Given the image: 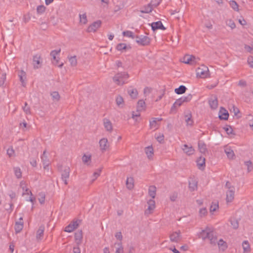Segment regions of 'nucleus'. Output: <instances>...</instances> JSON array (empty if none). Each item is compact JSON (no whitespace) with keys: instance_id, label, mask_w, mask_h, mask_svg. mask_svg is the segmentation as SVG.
Listing matches in <instances>:
<instances>
[{"instance_id":"2","label":"nucleus","mask_w":253,"mask_h":253,"mask_svg":"<svg viewBox=\"0 0 253 253\" xmlns=\"http://www.w3.org/2000/svg\"><path fill=\"white\" fill-rule=\"evenodd\" d=\"M197 76L201 78H205L209 75V70L205 65H202L196 70Z\"/></svg>"},{"instance_id":"31","label":"nucleus","mask_w":253,"mask_h":253,"mask_svg":"<svg viewBox=\"0 0 253 253\" xmlns=\"http://www.w3.org/2000/svg\"><path fill=\"white\" fill-rule=\"evenodd\" d=\"M210 107L212 109H215L218 106V101L216 98L213 99H211L209 101Z\"/></svg>"},{"instance_id":"14","label":"nucleus","mask_w":253,"mask_h":253,"mask_svg":"<svg viewBox=\"0 0 253 253\" xmlns=\"http://www.w3.org/2000/svg\"><path fill=\"white\" fill-rule=\"evenodd\" d=\"M46 151L44 150L43 152V154L41 156V158L42 161V164L43 165L44 169H48V167L49 163V160L48 159L47 156L46 155Z\"/></svg>"},{"instance_id":"17","label":"nucleus","mask_w":253,"mask_h":253,"mask_svg":"<svg viewBox=\"0 0 253 253\" xmlns=\"http://www.w3.org/2000/svg\"><path fill=\"white\" fill-rule=\"evenodd\" d=\"M99 145L102 151H106L109 147L108 139L105 138H102L99 141Z\"/></svg>"},{"instance_id":"43","label":"nucleus","mask_w":253,"mask_h":253,"mask_svg":"<svg viewBox=\"0 0 253 253\" xmlns=\"http://www.w3.org/2000/svg\"><path fill=\"white\" fill-rule=\"evenodd\" d=\"M48 20L53 26L56 25L58 22V19L54 15H51Z\"/></svg>"},{"instance_id":"45","label":"nucleus","mask_w":253,"mask_h":253,"mask_svg":"<svg viewBox=\"0 0 253 253\" xmlns=\"http://www.w3.org/2000/svg\"><path fill=\"white\" fill-rule=\"evenodd\" d=\"M79 16L80 22L82 24H85L87 22L86 14H80Z\"/></svg>"},{"instance_id":"41","label":"nucleus","mask_w":253,"mask_h":253,"mask_svg":"<svg viewBox=\"0 0 253 253\" xmlns=\"http://www.w3.org/2000/svg\"><path fill=\"white\" fill-rule=\"evenodd\" d=\"M24 225L23 223H15L14 228L16 233L20 232L23 228Z\"/></svg>"},{"instance_id":"15","label":"nucleus","mask_w":253,"mask_h":253,"mask_svg":"<svg viewBox=\"0 0 253 253\" xmlns=\"http://www.w3.org/2000/svg\"><path fill=\"white\" fill-rule=\"evenodd\" d=\"M198 181L195 178H190L189 180V188L191 191H194L197 189Z\"/></svg>"},{"instance_id":"10","label":"nucleus","mask_w":253,"mask_h":253,"mask_svg":"<svg viewBox=\"0 0 253 253\" xmlns=\"http://www.w3.org/2000/svg\"><path fill=\"white\" fill-rule=\"evenodd\" d=\"M162 120V118H152V119L150 121V128L151 129H154V130L158 129L159 127V124L158 123V122L161 121Z\"/></svg>"},{"instance_id":"22","label":"nucleus","mask_w":253,"mask_h":253,"mask_svg":"<svg viewBox=\"0 0 253 253\" xmlns=\"http://www.w3.org/2000/svg\"><path fill=\"white\" fill-rule=\"evenodd\" d=\"M44 231V226L41 225L37 231L36 238L38 240H41L43 236Z\"/></svg>"},{"instance_id":"54","label":"nucleus","mask_w":253,"mask_h":253,"mask_svg":"<svg viewBox=\"0 0 253 253\" xmlns=\"http://www.w3.org/2000/svg\"><path fill=\"white\" fill-rule=\"evenodd\" d=\"M23 110L26 114H31L30 108L28 106V104L26 102L24 103V106L23 107Z\"/></svg>"},{"instance_id":"33","label":"nucleus","mask_w":253,"mask_h":253,"mask_svg":"<svg viewBox=\"0 0 253 253\" xmlns=\"http://www.w3.org/2000/svg\"><path fill=\"white\" fill-rule=\"evenodd\" d=\"M128 93L132 98H136L138 95L137 90L135 88H130L128 89Z\"/></svg>"},{"instance_id":"1","label":"nucleus","mask_w":253,"mask_h":253,"mask_svg":"<svg viewBox=\"0 0 253 253\" xmlns=\"http://www.w3.org/2000/svg\"><path fill=\"white\" fill-rule=\"evenodd\" d=\"M128 74L125 72H121L117 74L113 77V81L118 85H123L127 82V80L128 78Z\"/></svg>"},{"instance_id":"19","label":"nucleus","mask_w":253,"mask_h":253,"mask_svg":"<svg viewBox=\"0 0 253 253\" xmlns=\"http://www.w3.org/2000/svg\"><path fill=\"white\" fill-rule=\"evenodd\" d=\"M33 65L35 69H38L40 67L41 56L39 55H36L33 56Z\"/></svg>"},{"instance_id":"40","label":"nucleus","mask_w":253,"mask_h":253,"mask_svg":"<svg viewBox=\"0 0 253 253\" xmlns=\"http://www.w3.org/2000/svg\"><path fill=\"white\" fill-rule=\"evenodd\" d=\"M115 245L118 246V248L116 249L115 253H123L124 248L121 242L119 243H116Z\"/></svg>"},{"instance_id":"27","label":"nucleus","mask_w":253,"mask_h":253,"mask_svg":"<svg viewBox=\"0 0 253 253\" xmlns=\"http://www.w3.org/2000/svg\"><path fill=\"white\" fill-rule=\"evenodd\" d=\"M216 243H217L219 248L223 251H225L227 248L226 243L222 239H220L218 242L217 241Z\"/></svg>"},{"instance_id":"6","label":"nucleus","mask_w":253,"mask_h":253,"mask_svg":"<svg viewBox=\"0 0 253 253\" xmlns=\"http://www.w3.org/2000/svg\"><path fill=\"white\" fill-rule=\"evenodd\" d=\"M101 21L97 20L92 23L87 28L88 32H95L101 26Z\"/></svg>"},{"instance_id":"32","label":"nucleus","mask_w":253,"mask_h":253,"mask_svg":"<svg viewBox=\"0 0 253 253\" xmlns=\"http://www.w3.org/2000/svg\"><path fill=\"white\" fill-rule=\"evenodd\" d=\"M145 108V103L143 100H140L137 102V109L138 111L144 110Z\"/></svg>"},{"instance_id":"9","label":"nucleus","mask_w":253,"mask_h":253,"mask_svg":"<svg viewBox=\"0 0 253 253\" xmlns=\"http://www.w3.org/2000/svg\"><path fill=\"white\" fill-rule=\"evenodd\" d=\"M70 171V168L69 167H66L61 173V178L65 185L68 184L67 181L69 177Z\"/></svg>"},{"instance_id":"3","label":"nucleus","mask_w":253,"mask_h":253,"mask_svg":"<svg viewBox=\"0 0 253 253\" xmlns=\"http://www.w3.org/2000/svg\"><path fill=\"white\" fill-rule=\"evenodd\" d=\"M150 39L147 36L144 35L136 36V42L140 45L146 46L148 45L150 43Z\"/></svg>"},{"instance_id":"61","label":"nucleus","mask_w":253,"mask_h":253,"mask_svg":"<svg viewBox=\"0 0 253 253\" xmlns=\"http://www.w3.org/2000/svg\"><path fill=\"white\" fill-rule=\"evenodd\" d=\"M248 63L251 68H253V56H250L248 57Z\"/></svg>"},{"instance_id":"47","label":"nucleus","mask_w":253,"mask_h":253,"mask_svg":"<svg viewBox=\"0 0 253 253\" xmlns=\"http://www.w3.org/2000/svg\"><path fill=\"white\" fill-rule=\"evenodd\" d=\"M14 171L15 175L17 178H20L22 177V172L19 168H14Z\"/></svg>"},{"instance_id":"57","label":"nucleus","mask_w":253,"mask_h":253,"mask_svg":"<svg viewBox=\"0 0 253 253\" xmlns=\"http://www.w3.org/2000/svg\"><path fill=\"white\" fill-rule=\"evenodd\" d=\"M229 117V114L227 112L223 113L221 115L219 116V118L220 120H226L228 119Z\"/></svg>"},{"instance_id":"63","label":"nucleus","mask_w":253,"mask_h":253,"mask_svg":"<svg viewBox=\"0 0 253 253\" xmlns=\"http://www.w3.org/2000/svg\"><path fill=\"white\" fill-rule=\"evenodd\" d=\"M14 153V151L13 148H8L7 150V154L10 157L13 155Z\"/></svg>"},{"instance_id":"52","label":"nucleus","mask_w":253,"mask_h":253,"mask_svg":"<svg viewBox=\"0 0 253 253\" xmlns=\"http://www.w3.org/2000/svg\"><path fill=\"white\" fill-rule=\"evenodd\" d=\"M82 160L84 164H87L91 161V156L84 154L82 157Z\"/></svg>"},{"instance_id":"36","label":"nucleus","mask_w":253,"mask_h":253,"mask_svg":"<svg viewBox=\"0 0 253 253\" xmlns=\"http://www.w3.org/2000/svg\"><path fill=\"white\" fill-rule=\"evenodd\" d=\"M145 153L149 159L153 155V149L152 146H148L145 148Z\"/></svg>"},{"instance_id":"23","label":"nucleus","mask_w":253,"mask_h":253,"mask_svg":"<svg viewBox=\"0 0 253 253\" xmlns=\"http://www.w3.org/2000/svg\"><path fill=\"white\" fill-rule=\"evenodd\" d=\"M224 152L229 159H233L234 158V152L230 147H225L224 149Z\"/></svg>"},{"instance_id":"48","label":"nucleus","mask_w":253,"mask_h":253,"mask_svg":"<svg viewBox=\"0 0 253 253\" xmlns=\"http://www.w3.org/2000/svg\"><path fill=\"white\" fill-rule=\"evenodd\" d=\"M70 64L72 66H76L77 64V60L76 56L70 57L69 58Z\"/></svg>"},{"instance_id":"46","label":"nucleus","mask_w":253,"mask_h":253,"mask_svg":"<svg viewBox=\"0 0 253 253\" xmlns=\"http://www.w3.org/2000/svg\"><path fill=\"white\" fill-rule=\"evenodd\" d=\"M191 117H192V115L191 114L186 115L185 116V122H186L187 124L188 125H192V124L193 123V121L191 119Z\"/></svg>"},{"instance_id":"64","label":"nucleus","mask_w":253,"mask_h":253,"mask_svg":"<svg viewBox=\"0 0 253 253\" xmlns=\"http://www.w3.org/2000/svg\"><path fill=\"white\" fill-rule=\"evenodd\" d=\"M101 170H99L98 171H95L93 173L92 181H94L99 175Z\"/></svg>"},{"instance_id":"42","label":"nucleus","mask_w":253,"mask_h":253,"mask_svg":"<svg viewBox=\"0 0 253 253\" xmlns=\"http://www.w3.org/2000/svg\"><path fill=\"white\" fill-rule=\"evenodd\" d=\"M123 34L124 36L131 38L133 39L136 38V36L134 35L133 33L130 31H124L123 32Z\"/></svg>"},{"instance_id":"7","label":"nucleus","mask_w":253,"mask_h":253,"mask_svg":"<svg viewBox=\"0 0 253 253\" xmlns=\"http://www.w3.org/2000/svg\"><path fill=\"white\" fill-rule=\"evenodd\" d=\"M170 240L172 242L177 243L181 240V232L180 231L172 233L169 235Z\"/></svg>"},{"instance_id":"51","label":"nucleus","mask_w":253,"mask_h":253,"mask_svg":"<svg viewBox=\"0 0 253 253\" xmlns=\"http://www.w3.org/2000/svg\"><path fill=\"white\" fill-rule=\"evenodd\" d=\"M218 208V203L216 202H212L211 207H210V211L213 212L216 211V210Z\"/></svg>"},{"instance_id":"59","label":"nucleus","mask_w":253,"mask_h":253,"mask_svg":"<svg viewBox=\"0 0 253 253\" xmlns=\"http://www.w3.org/2000/svg\"><path fill=\"white\" fill-rule=\"evenodd\" d=\"M207 213V210L206 208L201 209L199 211V214L201 217L205 216Z\"/></svg>"},{"instance_id":"24","label":"nucleus","mask_w":253,"mask_h":253,"mask_svg":"<svg viewBox=\"0 0 253 253\" xmlns=\"http://www.w3.org/2000/svg\"><path fill=\"white\" fill-rule=\"evenodd\" d=\"M153 10L152 4L149 3L147 5L144 6V7L140 10L142 13H149L151 12Z\"/></svg>"},{"instance_id":"56","label":"nucleus","mask_w":253,"mask_h":253,"mask_svg":"<svg viewBox=\"0 0 253 253\" xmlns=\"http://www.w3.org/2000/svg\"><path fill=\"white\" fill-rule=\"evenodd\" d=\"M116 102L118 106H120L124 103V99L121 96H118L116 98Z\"/></svg>"},{"instance_id":"50","label":"nucleus","mask_w":253,"mask_h":253,"mask_svg":"<svg viewBox=\"0 0 253 253\" xmlns=\"http://www.w3.org/2000/svg\"><path fill=\"white\" fill-rule=\"evenodd\" d=\"M51 96H52L53 100H55L56 101L59 100L60 98L58 92L57 91H53L52 93H51Z\"/></svg>"},{"instance_id":"30","label":"nucleus","mask_w":253,"mask_h":253,"mask_svg":"<svg viewBox=\"0 0 253 253\" xmlns=\"http://www.w3.org/2000/svg\"><path fill=\"white\" fill-rule=\"evenodd\" d=\"M25 194H28V195L30 194V195H31L30 197H29V198L28 199H27V201H30L31 202H32L33 203V204H34V202L36 200V198H35V197H33V194H32L31 191L29 190V189L27 188L25 190V192L23 193V195H25Z\"/></svg>"},{"instance_id":"16","label":"nucleus","mask_w":253,"mask_h":253,"mask_svg":"<svg viewBox=\"0 0 253 253\" xmlns=\"http://www.w3.org/2000/svg\"><path fill=\"white\" fill-rule=\"evenodd\" d=\"M195 59L194 56L186 55L183 57L182 62L185 64L193 65L195 63Z\"/></svg>"},{"instance_id":"55","label":"nucleus","mask_w":253,"mask_h":253,"mask_svg":"<svg viewBox=\"0 0 253 253\" xmlns=\"http://www.w3.org/2000/svg\"><path fill=\"white\" fill-rule=\"evenodd\" d=\"M40 198H39V202L41 204H43L45 201V194L44 193L41 192L39 193Z\"/></svg>"},{"instance_id":"28","label":"nucleus","mask_w":253,"mask_h":253,"mask_svg":"<svg viewBox=\"0 0 253 253\" xmlns=\"http://www.w3.org/2000/svg\"><path fill=\"white\" fill-rule=\"evenodd\" d=\"M156 187L155 186H150L149 188L148 193L152 199H154L156 196Z\"/></svg>"},{"instance_id":"8","label":"nucleus","mask_w":253,"mask_h":253,"mask_svg":"<svg viewBox=\"0 0 253 253\" xmlns=\"http://www.w3.org/2000/svg\"><path fill=\"white\" fill-rule=\"evenodd\" d=\"M192 96L191 94L187 96H182L175 101V104H178V106H180L183 103L189 102L192 99Z\"/></svg>"},{"instance_id":"53","label":"nucleus","mask_w":253,"mask_h":253,"mask_svg":"<svg viewBox=\"0 0 253 253\" xmlns=\"http://www.w3.org/2000/svg\"><path fill=\"white\" fill-rule=\"evenodd\" d=\"M126 48V45L124 43H119L116 47V49L119 51H122Z\"/></svg>"},{"instance_id":"60","label":"nucleus","mask_w":253,"mask_h":253,"mask_svg":"<svg viewBox=\"0 0 253 253\" xmlns=\"http://www.w3.org/2000/svg\"><path fill=\"white\" fill-rule=\"evenodd\" d=\"M227 25H228L232 29H233L236 27L235 23L231 20H229L227 21Z\"/></svg>"},{"instance_id":"11","label":"nucleus","mask_w":253,"mask_h":253,"mask_svg":"<svg viewBox=\"0 0 253 253\" xmlns=\"http://www.w3.org/2000/svg\"><path fill=\"white\" fill-rule=\"evenodd\" d=\"M103 126L106 131L111 132L113 130V126L111 122L107 118L103 120Z\"/></svg>"},{"instance_id":"20","label":"nucleus","mask_w":253,"mask_h":253,"mask_svg":"<svg viewBox=\"0 0 253 253\" xmlns=\"http://www.w3.org/2000/svg\"><path fill=\"white\" fill-rule=\"evenodd\" d=\"M183 151L188 155L193 154L194 149L191 146H189L187 144L183 145L182 148Z\"/></svg>"},{"instance_id":"37","label":"nucleus","mask_w":253,"mask_h":253,"mask_svg":"<svg viewBox=\"0 0 253 253\" xmlns=\"http://www.w3.org/2000/svg\"><path fill=\"white\" fill-rule=\"evenodd\" d=\"M126 185L128 189H131L133 187V179L132 177L127 178L126 181Z\"/></svg>"},{"instance_id":"35","label":"nucleus","mask_w":253,"mask_h":253,"mask_svg":"<svg viewBox=\"0 0 253 253\" xmlns=\"http://www.w3.org/2000/svg\"><path fill=\"white\" fill-rule=\"evenodd\" d=\"M197 166L199 169L202 167L205 166V158L203 157H200L197 161Z\"/></svg>"},{"instance_id":"44","label":"nucleus","mask_w":253,"mask_h":253,"mask_svg":"<svg viewBox=\"0 0 253 253\" xmlns=\"http://www.w3.org/2000/svg\"><path fill=\"white\" fill-rule=\"evenodd\" d=\"M46 7L43 5H39L37 7V12L38 14H43L45 10Z\"/></svg>"},{"instance_id":"13","label":"nucleus","mask_w":253,"mask_h":253,"mask_svg":"<svg viewBox=\"0 0 253 253\" xmlns=\"http://www.w3.org/2000/svg\"><path fill=\"white\" fill-rule=\"evenodd\" d=\"M152 29L155 31L158 29L165 30L166 28L164 26L161 21H159L156 22H153L151 24Z\"/></svg>"},{"instance_id":"12","label":"nucleus","mask_w":253,"mask_h":253,"mask_svg":"<svg viewBox=\"0 0 253 253\" xmlns=\"http://www.w3.org/2000/svg\"><path fill=\"white\" fill-rule=\"evenodd\" d=\"M147 204L148 205V207L147 209L145 211V213L146 214L151 213L152 211H153L155 208V202L153 199L149 200L147 202Z\"/></svg>"},{"instance_id":"62","label":"nucleus","mask_w":253,"mask_h":253,"mask_svg":"<svg viewBox=\"0 0 253 253\" xmlns=\"http://www.w3.org/2000/svg\"><path fill=\"white\" fill-rule=\"evenodd\" d=\"M115 237L121 242L123 239V236L121 232H117L115 235Z\"/></svg>"},{"instance_id":"58","label":"nucleus","mask_w":253,"mask_h":253,"mask_svg":"<svg viewBox=\"0 0 253 253\" xmlns=\"http://www.w3.org/2000/svg\"><path fill=\"white\" fill-rule=\"evenodd\" d=\"M224 130L228 134H232L233 132V128L230 126H227L224 128Z\"/></svg>"},{"instance_id":"29","label":"nucleus","mask_w":253,"mask_h":253,"mask_svg":"<svg viewBox=\"0 0 253 253\" xmlns=\"http://www.w3.org/2000/svg\"><path fill=\"white\" fill-rule=\"evenodd\" d=\"M186 89V86L181 85L178 88H175L174 91L177 94H181L185 93Z\"/></svg>"},{"instance_id":"49","label":"nucleus","mask_w":253,"mask_h":253,"mask_svg":"<svg viewBox=\"0 0 253 253\" xmlns=\"http://www.w3.org/2000/svg\"><path fill=\"white\" fill-rule=\"evenodd\" d=\"M230 5L231 7L235 11H238L239 10L238 4L235 0L230 1Z\"/></svg>"},{"instance_id":"5","label":"nucleus","mask_w":253,"mask_h":253,"mask_svg":"<svg viewBox=\"0 0 253 253\" xmlns=\"http://www.w3.org/2000/svg\"><path fill=\"white\" fill-rule=\"evenodd\" d=\"M207 234L208 235L207 239L210 240V244L212 245H215L217 243V237L215 235L213 231L210 228L209 233H208Z\"/></svg>"},{"instance_id":"26","label":"nucleus","mask_w":253,"mask_h":253,"mask_svg":"<svg viewBox=\"0 0 253 253\" xmlns=\"http://www.w3.org/2000/svg\"><path fill=\"white\" fill-rule=\"evenodd\" d=\"M26 73L23 71V70L20 71L18 73V76L20 79V81L22 83V84L23 86H25V80L26 79Z\"/></svg>"},{"instance_id":"21","label":"nucleus","mask_w":253,"mask_h":253,"mask_svg":"<svg viewBox=\"0 0 253 253\" xmlns=\"http://www.w3.org/2000/svg\"><path fill=\"white\" fill-rule=\"evenodd\" d=\"M75 239L78 246L81 244L83 239V232L82 230H79L75 233Z\"/></svg>"},{"instance_id":"34","label":"nucleus","mask_w":253,"mask_h":253,"mask_svg":"<svg viewBox=\"0 0 253 253\" xmlns=\"http://www.w3.org/2000/svg\"><path fill=\"white\" fill-rule=\"evenodd\" d=\"M198 147L200 151L202 153H205L207 151L206 145L202 141H199Z\"/></svg>"},{"instance_id":"25","label":"nucleus","mask_w":253,"mask_h":253,"mask_svg":"<svg viewBox=\"0 0 253 253\" xmlns=\"http://www.w3.org/2000/svg\"><path fill=\"white\" fill-rule=\"evenodd\" d=\"M210 230V228L207 227L205 229L202 230V231L200 233L199 237L201 238L203 240H205L208 237V233Z\"/></svg>"},{"instance_id":"18","label":"nucleus","mask_w":253,"mask_h":253,"mask_svg":"<svg viewBox=\"0 0 253 253\" xmlns=\"http://www.w3.org/2000/svg\"><path fill=\"white\" fill-rule=\"evenodd\" d=\"M235 188H231V190H228L226 192V202H232L234 198Z\"/></svg>"},{"instance_id":"39","label":"nucleus","mask_w":253,"mask_h":253,"mask_svg":"<svg viewBox=\"0 0 253 253\" xmlns=\"http://www.w3.org/2000/svg\"><path fill=\"white\" fill-rule=\"evenodd\" d=\"M230 222L234 229H237L239 227V223L238 220L235 218H232L230 219Z\"/></svg>"},{"instance_id":"4","label":"nucleus","mask_w":253,"mask_h":253,"mask_svg":"<svg viewBox=\"0 0 253 253\" xmlns=\"http://www.w3.org/2000/svg\"><path fill=\"white\" fill-rule=\"evenodd\" d=\"M80 222H81L80 220H74L72 221L65 227L64 231L69 233L72 232L78 227Z\"/></svg>"},{"instance_id":"38","label":"nucleus","mask_w":253,"mask_h":253,"mask_svg":"<svg viewBox=\"0 0 253 253\" xmlns=\"http://www.w3.org/2000/svg\"><path fill=\"white\" fill-rule=\"evenodd\" d=\"M244 252H250V246L249 242L247 241H244L242 244Z\"/></svg>"}]
</instances>
